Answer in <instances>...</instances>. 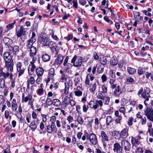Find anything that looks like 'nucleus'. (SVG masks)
I'll list each match as a JSON object with an SVG mask.
<instances>
[{
  "label": "nucleus",
  "instance_id": "obj_1",
  "mask_svg": "<svg viewBox=\"0 0 153 153\" xmlns=\"http://www.w3.org/2000/svg\"><path fill=\"white\" fill-rule=\"evenodd\" d=\"M150 91L151 90L148 87H146L144 89L143 87H141L138 91L137 94L139 96L141 94L142 97L143 98L146 100L149 101V98L151 97L149 94Z\"/></svg>",
  "mask_w": 153,
  "mask_h": 153
},
{
  "label": "nucleus",
  "instance_id": "obj_2",
  "mask_svg": "<svg viewBox=\"0 0 153 153\" xmlns=\"http://www.w3.org/2000/svg\"><path fill=\"white\" fill-rule=\"evenodd\" d=\"M100 137L101 142L103 146L105 148L107 146V144L111 140L110 137L108 134H106L104 131H102L100 133Z\"/></svg>",
  "mask_w": 153,
  "mask_h": 153
},
{
  "label": "nucleus",
  "instance_id": "obj_3",
  "mask_svg": "<svg viewBox=\"0 0 153 153\" xmlns=\"http://www.w3.org/2000/svg\"><path fill=\"white\" fill-rule=\"evenodd\" d=\"M82 57L78 56L75 55L71 60V63L73 64V65L76 67H78L81 66L82 63Z\"/></svg>",
  "mask_w": 153,
  "mask_h": 153
},
{
  "label": "nucleus",
  "instance_id": "obj_4",
  "mask_svg": "<svg viewBox=\"0 0 153 153\" xmlns=\"http://www.w3.org/2000/svg\"><path fill=\"white\" fill-rule=\"evenodd\" d=\"M144 114L150 121H153V108L147 107L144 111Z\"/></svg>",
  "mask_w": 153,
  "mask_h": 153
},
{
  "label": "nucleus",
  "instance_id": "obj_5",
  "mask_svg": "<svg viewBox=\"0 0 153 153\" xmlns=\"http://www.w3.org/2000/svg\"><path fill=\"white\" fill-rule=\"evenodd\" d=\"M121 146L125 152L129 151L131 149V144L128 140L123 139L121 142Z\"/></svg>",
  "mask_w": 153,
  "mask_h": 153
},
{
  "label": "nucleus",
  "instance_id": "obj_6",
  "mask_svg": "<svg viewBox=\"0 0 153 153\" xmlns=\"http://www.w3.org/2000/svg\"><path fill=\"white\" fill-rule=\"evenodd\" d=\"M16 66V73L18 74V76L20 77L24 74L25 68L22 66V64L20 62H17Z\"/></svg>",
  "mask_w": 153,
  "mask_h": 153
},
{
  "label": "nucleus",
  "instance_id": "obj_7",
  "mask_svg": "<svg viewBox=\"0 0 153 153\" xmlns=\"http://www.w3.org/2000/svg\"><path fill=\"white\" fill-rule=\"evenodd\" d=\"M141 139L140 136L138 135L135 137H131V143L133 147H136L139 144V141Z\"/></svg>",
  "mask_w": 153,
  "mask_h": 153
},
{
  "label": "nucleus",
  "instance_id": "obj_8",
  "mask_svg": "<svg viewBox=\"0 0 153 153\" xmlns=\"http://www.w3.org/2000/svg\"><path fill=\"white\" fill-rule=\"evenodd\" d=\"M27 31V29L22 26L18 30H16V35L17 37H20L25 35Z\"/></svg>",
  "mask_w": 153,
  "mask_h": 153
},
{
  "label": "nucleus",
  "instance_id": "obj_9",
  "mask_svg": "<svg viewBox=\"0 0 153 153\" xmlns=\"http://www.w3.org/2000/svg\"><path fill=\"white\" fill-rule=\"evenodd\" d=\"M54 69L53 68H51L49 70L48 73V79L46 80V83L49 82L51 79H52L54 78V76L55 75Z\"/></svg>",
  "mask_w": 153,
  "mask_h": 153
},
{
  "label": "nucleus",
  "instance_id": "obj_10",
  "mask_svg": "<svg viewBox=\"0 0 153 153\" xmlns=\"http://www.w3.org/2000/svg\"><path fill=\"white\" fill-rule=\"evenodd\" d=\"M46 130L48 133L49 134H52L56 132L57 128L54 125H48L46 126Z\"/></svg>",
  "mask_w": 153,
  "mask_h": 153
},
{
  "label": "nucleus",
  "instance_id": "obj_11",
  "mask_svg": "<svg viewBox=\"0 0 153 153\" xmlns=\"http://www.w3.org/2000/svg\"><path fill=\"white\" fill-rule=\"evenodd\" d=\"M63 56L61 54H59L56 58L55 60L54 64L58 66L61 65L63 62Z\"/></svg>",
  "mask_w": 153,
  "mask_h": 153
},
{
  "label": "nucleus",
  "instance_id": "obj_12",
  "mask_svg": "<svg viewBox=\"0 0 153 153\" xmlns=\"http://www.w3.org/2000/svg\"><path fill=\"white\" fill-rule=\"evenodd\" d=\"M113 150L117 153H122V146L118 143H115L114 144Z\"/></svg>",
  "mask_w": 153,
  "mask_h": 153
},
{
  "label": "nucleus",
  "instance_id": "obj_13",
  "mask_svg": "<svg viewBox=\"0 0 153 153\" xmlns=\"http://www.w3.org/2000/svg\"><path fill=\"white\" fill-rule=\"evenodd\" d=\"M89 139L91 143L93 145H96L97 143V140L96 135L94 133L90 134Z\"/></svg>",
  "mask_w": 153,
  "mask_h": 153
},
{
  "label": "nucleus",
  "instance_id": "obj_14",
  "mask_svg": "<svg viewBox=\"0 0 153 153\" xmlns=\"http://www.w3.org/2000/svg\"><path fill=\"white\" fill-rule=\"evenodd\" d=\"M4 59L5 62L13 61L12 57L9 52H5L3 54Z\"/></svg>",
  "mask_w": 153,
  "mask_h": 153
},
{
  "label": "nucleus",
  "instance_id": "obj_15",
  "mask_svg": "<svg viewBox=\"0 0 153 153\" xmlns=\"http://www.w3.org/2000/svg\"><path fill=\"white\" fill-rule=\"evenodd\" d=\"M5 66L7 69L9 70L11 72L13 71V67L14 64L13 60L5 62Z\"/></svg>",
  "mask_w": 153,
  "mask_h": 153
},
{
  "label": "nucleus",
  "instance_id": "obj_16",
  "mask_svg": "<svg viewBox=\"0 0 153 153\" xmlns=\"http://www.w3.org/2000/svg\"><path fill=\"white\" fill-rule=\"evenodd\" d=\"M122 92L120 86L118 85L115 89L113 92V95L114 97H118Z\"/></svg>",
  "mask_w": 153,
  "mask_h": 153
},
{
  "label": "nucleus",
  "instance_id": "obj_17",
  "mask_svg": "<svg viewBox=\"0 0 153 153\" xmlns=\"http://www.w3.org/2000/svg\"><path fill=\"white\" fill-rule=\"evenodd\" d=\"M3 41L5 45L8 47H9L13 44L12 39L8 37H4L3 39Z\"/></svg>",
  "mask_w": 153,
  "mask_h": 153
},
{
  "label": "nucleus",
  "instance_id": "obj_18",
  "mask_svg": "<svg viewBox=\"0 0 153 153\" xmlns=\"http://www.w3.org/2000/svg\"><path fill=\"white\" fill-rule=\"evenodd\" d=\"M32 96L29 95L28 96L25 97V94H22V103L26 102L28 101L32 100Z\"/></svg>",
  "mask_w": 153,
  "mask_h": 153
},
{
  "label": "nucleus",
  "instance_id": "obj_19",
  "mask_svg": "<svg viewBox=\"0 0 153 153\" xmlns=\"http://www.w3.org/2000/svg\"><path fill=\"white\" fill-rule=\"evenodd\" d=\"M134 17L136 20L138 22H140L143 19V17L140 16L139 13L137 11L134 12Z\"/></svg>",
  "mask_w": 153,
  "mask_h": 153
},
{
  "label": "nucleus",
  "instance_id": "obj_20",
  "mask_svg": "<svg viewBox=\"0 0 153 153\" xmlns=\"http://www.w3.org/2000/svg\"><path fill=\"white\" fill-rule=\"evenodd\" d=\"M44 72V69L41 67H38L36 69V73L37 76H42Z\"/></svg>",
  "mask_w": 153,
  "mask_h": 153
},
{
  "label": "nucleus",
  "instance_id": "obj_21",
  "mask_svg": "<svg viewBox=\"0 0 153 153\" xmlns=\"http://www.w3.org/2000/svg\"><path fill=\"white\" fill-rule=\"evenodd\" d=\"M9 75V72L5 73L3 71V69H0V79H6Z\"/></svg>",
  "mask_w": 153,
  "mask_h": 153
},
{
  "label": "nucleus",
  "instance_id": "obj_22",
  "mask_svg": "<svg viewBox=\"0 0 153 153\" xmlns=\"http://www.w3.org/2000/svg\"><path fill=\"white\" fill-rule=\"evenodd\" d=\"M36 68V66L34 64H31V65H29L28 68L29 75H32Z\"/></svg>",
  "mask_w": 153,
  "mask_h": 153
},
{
  "label": "nucleus",
  "instance_id": "obj_23",
  "mask_svg": "<svg viewBox=\"0 0 153 153\" xmlns=\"http://www.w3.org/2000/svg\"><path fill=\"white\" fill-rule=\"evenodd\" d=\"M36 41H35V39L31 40L29 39L27 41V44L26 47L27 49H29L32 47H33L34 46V43Z\"/></svg>",
  "mask_w": 153,
  "mask_h": 153
},
{
  "label": "nucleus",
  "instance_id": "obj_24",
  "mask_svg": "<svg viewBox=\"0 0 153 153\" xmlns=\"http://www.w3.org/2000/svg\"><path fill=\"white\" fill-rule=\"evenodd\" d=\"M128 135V129L127 128L123 129L120 132V136L123 138H126Z\"/></svg>",
  "mask_w": 153,
  "mask_h": 153
},
{
  "label": "nucleus",
  "instance_id": "obj_25",
  "mask_svg": "<svg viewBox=\"0 0 153 153\" xmlns=\"http://www.w3.org/2000/svg\"><path fill=\"white\" fill-rule=\"evenodd\" d=\"M97 97V98L103 100L105 97V94L102 91H99L96 94Z\"/></svg>",
  "mask_w": 153,
  "mask_h": 153
},
{
  "label": "nucleus",
  "instance_id": "obj_26",
  "mask_svg": "<svg viewBox=\"0 0 153 153\" xmlns=\"http://www.w3.org/2000/svg\"><path fill=\"white\" fill-rule=\"evenodd\" d=\"M29 54L30 56H33L36 54L37 49L36 47L33 46V47L29 48Z\"/></svg>",
  "mask_w": 153,
  "mask_h": 153
},
{
  "label": "nucleus",
  "instance_id": "obj_27",
  "mask_svg": "<svg viewBox=\"0 0 153 153\" xmlns=\"http://www.w3.org/2000/svg\"><path fill=\"white\" fill-rule=\"evenodd\" d=\"M48 46H49L52 51L53 52L54 51V50L56 51V45L53 42H50Z\"/></svg>",
  "mask_w": 153,
  "mask_h": 153
},
{
  "label": "nucleus",
  "instance_id": "obj_28",
  "mask_svg": "<svg viewBox=\"0 0 153 153\" xmlns=\"http://www.w3.org/2000/svg\"><path fill=\"white\" fill-rule=\"evenodd\" d=\"M29 127L32 131H34L37 128V126L35 123V120H34L31 122L29 126Z\"/></svg>",
  "mask_w": 153,
  "mask_h": 153
},
{
  "label": "nucleus",
  "instance_id": "obj_29",
  "mask_svg": "<svg viewBox=\"0 0 153 153\" xmlns=\"http://www.w3.org/2000/svg\"><path fill=\"white\" fill-rule=\"evenodd\" d=\"M50 56L47 54H45L42 55V59L43 61L44 62H48L50 59Z\"/></svg>",
  "mask_w": 153,
  "mask_h": 153
},
{
  "label": "nucleus",
  "instance_id": "obj_30",
  "mask_svg": "<svg viewBox=\"0 0 153 153\" xmlns=\"http://www.w3.org/2000/svg\"><path fill=\"white\" fill-rule=\"evenodd\" d=\"M97 85L96 82L93 83H91L89 86V90L92 92H94L96 90Z\"/></svg>",
  "mask_w": 153,
  "mask_h": 153
},
{
  "label": "nucleus",
  "instance_id": "obj_31",
  "mask_svg": "<svg viewBox=\"0 0 153 153\" xmlns=\"http://www.w3.org/2000/svg\"><path fill=\"white\" fill-rule=\"evenodd\" d=\"M68 56H67L65 58L63 63V65L65 67V68H66L67 69H68L69 68L68 67V65H71V64L68 63Z\"/></svg>",
  "mask_w": 153,
  "mask_h": 153
},
{
  "label": "nucleus",
  "instance_id": "obj_32",
  "mask_svg": "<svg viewBox=\"0 0 153 153\" xmlns=\"http://www.w3.org/2000/svg\"><path fill=\"white\" fill-rule=\"evenodd\" d=\"M52 104L56 107H58L61 105V102L58 99H54L52 100Z\"/></svg>",
  "mask_w": 153,
  "mask_h": 153
},
{
  "label": "nucleus",
  "instance_id": "obj_33",
  "mask_svg": "<svg viewBox=\"0 0 153 153\" xmlns=\"http://www.w3.org/2000/svg\"><path fill=\"white\" fill-rule=\"evenodd\" d=\"M35 79L34 78L33 76H31L30 78V80H27V88L29 89V88L30 86V82L31 84H33L35 82Z\"/></svg>",
  "mask_w": 153,
  "mask_h": 153
},
{
  "label": "nucleus",
  "instance_id": "obj_34",
  "mask_svg": "<svg viewBox=\"0 0 153 153\" xmlns=\"http://www.w3.org/2000/svg\"><path fill=\"white\" fill-rule=\"evenodd\" d=\"M65 88L64 93L65 94H67L68 93L69 90V84L68 82H65Z\"/></svg>",
  "mask_w": 153,
  "mask_h": 153
},
{
  "label": "nucleus",
  "instance_id": "obj_35",
  "mask_svg": "<svg viewBox=\"0 0 153 153\" xmlns=\"http://www.w3.org/2000/svg\"><path fill=\"white\" fill-rule=\"evenodd\" d=\"M88 105L89 106L90 108L94 109H97V106L95 105V103L94 101H91L88 103Z\"/></svg>",
  "mask_w": 153,
  "mask_h": 153
},
{
  "label": "nucleus",
  "instance_id": "obj_36",
  "mask_svg": "<svg viewBox=\"0 0 153 153\" xmlns=\"http://www.w3.org/2000/svg\"><path fill=\"white\" fill-rule=\"evenodd\" d=\"M100 62L103 65H106L107 63V59L105 57H103L100 58Z\"/></svg>",
  "mask_w": 153,
  "mask_h": 153
},
{
  "label": "nucleus",
  "instance_id": "obj_37",
  "mask_svg": "<svg viewBox=\"0 0 153 153\" xmlns=\"http://www.w3.org/2000/svg\"><path fill=\"white\" fill-rule=\"evenodd\" d=\"M110 64L113 66L116 65L118 63V61L117 59L114 58H111L110 61Z\"/></svg>",
  "mask_w": 153,
  "mask_h": 153
},
{
  "label": "nucleus",
  "instance_id": "obj_38",
  "mask_svg": "<svg viewBox=\"0 0 153 153\" xmlns=\"http://www.w3.org/2000/svg\"><path fill=\"white\" fill-rule=\"evenodd\" d=\"M59 84V83L58 82L54 83V82H52V83L50 86L49 88L50 89H51L53 88L55 89H56L58 88Z\"/></svg>",
  "mask_w": 153,
  "mask_h": 153
},
{
  "label": "nucleus",
  "instance_id": "obj_39",
  "mask_svg": "<svg viewBox=\"0 0 153 153\" xmlns=\"http://www.w3.org/2000/svg\"><path fill=\"white\" fill-rule=\"evenodd\" d=\"M127 71L130 74H133L136 72V70L131 67H128L127 68Z\"/></svg>",
  "mask_w": 153,
  "mask_h": 153
},
{
  "label": "nucleus",
  "instance_id": "obj_40",
  "mask_svg": "<svg viewBox=\"0 0 153 153\" xmlns=\"http://www.w3.org/2000/svg\"><path fill=\"white\" fill-rule=\"evenodd\" d=\"M15 23L16 22L14 21L13 23L7 25L6 26V31H8L9 30L12 29Z\"/></svg>",
  "mask_w": 153,
  "mask_h": 153
},
{
  "label": "nucleus",
  "instance_id": "obj_41",
  "mask_svg": "<svg viewBox=\"0 0 153 153\" xmlns=\"http://www.w3.org/2000/svg\"><path fill=\"white\" fill-rule=\"evenodd\" d=\"M5 85V79H0V88H4Z\"/></svg>",
  "mask_w": 153,
  "mask_h": 153
},
{
  "label": "nucleus",
  "instance_id": "obj_42",
  "mask_svg": "<svg viewBox=\"0 0 153 153\" xmlns=\"http://www.w3.org/2000/svg\"><path fill=\"white\" fill-rule=\"evenodd\" d=\"M95 103L96 105L97 106V109L99 106L101 107L103 105V102L101 100H97Z\"/></svg>",
  "mask_w": 153,
  "mask_h": 153
},
{
  "label": "nucleus",
  "instance_id": "obj_43",
  "mask_svg": "<svg viewBox=\"0 0 153 153\" xmlns=\"http://www.w3.org/2000/svg\"><path fill=\"white\" fill-rule=\"evenodd\" d=\"M78 88H80L79 86H77V91H74V94L76 96H80L82 94V91L78 90Z\"/></svg>",
  "mask_w": 153,
  "mask_h": 153
},
{
  "label": "nucleus",
  "instance_id": "obj_44",
  "mask_svg": "<svg viewBox=\"0 0 153 153\" xmlns=\"http://www.w3.org/2000/svg\"><path fill=\"white\" fill-rule=\"evenodd\" d=\"M112 121V119L110 116H108L106 118V123L108 126L109 125Z\"/></svg>",
  "mask_w": 153,
  "mask_h": 153
},
{
  "label": "nucleus",
  "instance_id": "obj_45",
  "mask_svg": "<svg viewBox=\"0 0 153 153\" xmlns=\"http://www.w3.org/2000/svg\"><path fill=\"white\" fill-rule=\"evenodd\" d=\"M76 120L78 123L80 125H82L84 123V120L82 117L80 116H78L76 118Z\"/></svg>",
  "mask_w": 153,
  "mask_h": 153
},
{
  "label": "nucleus",
  "instance_id": "obj_46",
  "mask_svg": "<svg viewBox=\"0 0 153 153\" xmlns=\"http://www.w3.org/2000/svg\"><path fill=\"white\" fill-rule=\"evenodd\" d=\"M49 43L50 42H49L48 38L47 37H45L44 39L42 44L43 46H47L48 45Z\"/></svg>",
  "mask_w": 153,
  "mask_h": 153
},
{
  "label": "nucleus",
  "instance_id": "obj_47",
  "mask_svg": "<svg viewBox=\"0 0 153 153\" xmlns=\"http://www.w3.org/2000/svg\"><path fill=\"white\" fill-rule=\"evenodd\" d=\"M145 72V69L139 68L137 70V73L139 75H141L144 74Z\"/></svg>",
  "mask_w": 153,
  "mask_h": 153
},
{
  "label": "nucleus",
  "instance_id": "obj_48",
  "mask_svg": "<svg viewBox=\"0 0 153 153\" xmlns=\"http://www.w3.org/2000/svg\"><path fill=\"white\" fill-rule=\"evenodd\" d=\"M11 104V106L12 110L15 111H16L17 110L18 108L17 104L13 102H12Z\"/></svg>",
  "mask_w": 153,
  "mask_h": 153
},
{
  "label": "nucleus",
  "instance_id": "obj_49",
  "mask_svg": "<svg viewBox=\"0 0 153 153\" xmlns=\"http://www.w3.org/2000/svg\"><path fill=\"white\" fill-rule=\"evenodd\" d=\"M52 101L51 98L48 97L46 100V103L48 106H51L52 105Z\"/></svg>",
  "mask_w": 153,
  "mask_h": 153
},
{
  "label": "nucleus",
  "instance_id": "obj_50",
  "mask_svg": "<svg viewBox=\"0 0 153 153\" xmlns=\"http://www.w3.org/2000/svg\"><path fill=\"white\" fill-rule=\"evenodd\" d=\"M19 50V47L17 45H15L13 47V54L15 55Z\"/></svg>",
  "mask_w": 153,
  "mask_h": 153
},
{
  "label": "nucleus",
  "instance_id": "obj_51",
  "mask_svg": "<svg viewBox=\"0 0 153 153\" xmlns=\"http://www.w3.org/2000/svg\"><path fill=\"white\" fill-rule=\"evenodd\" d=\"M70 98L68 97H66L64 99V104L66 105H68L69 104Z\"/></svg>",
  "mask_w": 153,
  "mask_h": 153
},
{
  "label": "nucleus",
  "instance_id": "obj_52",
  "mask_svg": "<svg viewBox=\"0 0 153 153\" xmlns=\"http://www.w3.org/2000/svg\"><path fill=\"white\" fill-rule=\"evenodd\" d=\"M90 76V74H87L85 80V84L86 85H89V84L90 81L89 80V77Z\"/></svg>",
  "mask_w": 153,
  "mask_h": 153
},
{
  "label": "nucleus",
  "instance_id": "obj_53",
  "mask_svg": "<svg viewBox=\"0 0 153 153\" xmlns=\"http://www.w3.org/2000/svg\"><path fill=\"white\" fill-rule=\"evenodd\" d=\"M4 97L2 95H0V105L4 103Z\"/></svg>",
  "mask_w": 153,
  "mask_h": 153
},
{
  "label": "nucleus",
  "instance_id": "obj_54",
  "mask_svg": "<svg viewBox=\"0 0 153 153\" xmlns=\"http://www.w3.org/2000/svg\"><path fill=\"white\" fill-rule=\"evenodd\" d=\"M102 91L103 93H106L107 91V86L105 85H103L102 86Z\"/></svg>",
  "mask_w": 153,
  "mask_h": 153
},
{
  "label": "nucleus",
  "instance_id": "obj_55",
  "mask_svg": "<svg viewBox=\"0 0 153 153\" xmlns=\"http://www.w3.org/2000/svg\"><path fill=\"white\" fill-rule=\"evenodd\" d=\"M56 117L55 116H52L50 118V121L52 123V124H54V123L56 121Z\"/></svg>",
  "mask_w": 153,
  "mask_h": 153
},
{
  "label": "nucleus",
  "instance_id": "obj_56",
  "mask_svg": "<svg viewBox=\"0 0 153 153\" xmlns=\"http://www.w3.org/2000/svg\"><path fill=\"white\" fill-rule=\"evenodd\" d=\"M142 12L146 16H152L151 14L147 10H143L142 11Z\"/></svg>",
  "mask_w": 153,
  "mask_h": 153
},
{
  "label": "nucleus",
  "instance_id": "obj_57",
  "mask_svg": "<svg viewBox=\"0 0 153 153\" xmlns=\"http://www.w3.org/2000/svg\"><path fill=\"white\" fill-rule=\"evenodd\" d=\"M73 3V7L76 8V9H78V3L76 0H74L72 1Z\"/></svg>",
  "mask_w": 153,
  "mask_h": 153
},
{
  "label": "nucleus",
  "instance_id": "obj_58",
  "mask_svg": "<svg viewBox=\"0 0 153 153\" xmlns=\"http://www.w3.org/2000/svg\"><path fill=\"white\" fill-rule=\"evenodd\" d=\"M143 32L146 34H148L149 35L150 34L149 28L147 27L144 28L143 30Z\"/></svg>",
  "mask_w": 153,
  "mask_h": 153
},
{
  "label": "nucleus",
  "instance_id": "obj_59",
  "mask_svg": "<svg viewBox=\"0 0 153 153\" xmlns=\"http://www.w3.org/2000/svg\"><path fill=\"white\" fill-rule=\"evenodd\" d=\"M126 81L129 83H132L134 81V79L131 77H128L126 79Z\"/></svg>",
  "mask_w": 153,
  "mask_h": 153
},
{
  "label": "nucleus",
  "instance_id": "obj_60",
  "mask_svg": "<svg viewBox=\"0 0 153 153\" xmlns=\"http://www.w3.org/2000/svg\"><path fill=\"white\" fill-rule=\"evenodd\" d=\"M119 111L120 112L122 113L123 115H125L126 113V109L123 107H120L119 109Z\"/></svg>",
  "mask_w": 153,
  "mask_h": 153
},
{
  "label": "nucleus",
  "instance_id": "obj_61",
  "mask_svg": "<svg viewBox=\"0 0 153 153\" xmlns=\"http://www.w3.org/2000/svg\"><path fill=\"white\" fill-rule=\"evenodd\" d=\"M141 120V123L143 125H145L146 123V119L145 117H142Z\"/></svg>",
  "mask_w": 153,
  "mask_h": 153
},
{
  "label": "nucleus",
  "instance_id": "obj_62",
  "mask_svg": "<svg viewBox=\"0 0 153 153\" xmlns=\"http://www.w3.org/2000/svg\"><path fill=\"white\" fill-rule=\"evenodd\" d=\"M136 153H143V149L140 147L137 148L135 150Z\"/></svg>",
  "mask_w": 153,
  "mask_h": 153
},
{
  "label": "nucleus",
  "instance_id": "obj_63",
  "mask_svg": "<svg viewBox=\"0 0 153 153\" xmlns=\"http://www.w3.org/2000/svg\"><path fill=\"white\" fill-rule=\"evenodd\" d=\"M42 122L43 123H45L47 120V115L45 114H42Z\"/></svg>",
  "mask_w": 153,
  "mask_h": 153
},
{
  "label": "nucleus",
  "instance_id": "obj_64",
  "mask_svg": "<svg viewBox=\"0 0 153 153\" xmlns=\"http://www.w3.org/2000/svg\"><path fill=\"white\" fill-rule=\"evenodd\" d=\"M93 57L96 60H98L99 59V56L97 54V53L95 52L93 54Z\"/></svg>",
  "mask_w": 153,
  "mask_h": 153
}]
</instances>
